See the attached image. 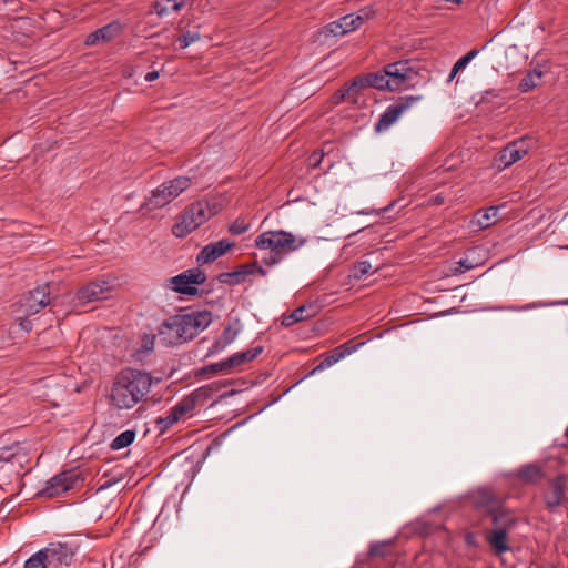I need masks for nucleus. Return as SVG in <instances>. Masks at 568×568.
<instances>
[{
  "instance_id": "1",
  "label": "nucleus",
  "mask_w": 568,
  "mask_h": 568,
  "mask_svg": "<svg viewBox=\"0 0 568 568\" xmlns=\"http://www.w3.org/2000/svg\"><path fill=\"white\" fill-rule=\"evenodd\" d=\"M152 385L151 376L138 369L121 371L111 387L110 402L119 409H130L140 403Z\"/></svg>"
},
{
  "instance_id": "2",
  "label": "nucleus",
  "mask_w": 568,
  "mask_h": 568,
  "mask_svg": "<svg viewBox=\"0 0 568 568\" xmlns=\"http://www.w3.org/2000/svg\"><path fill=\"white\" fill-rule=\"evenodd\" d=\"M211 322L212 315L207 311L174 315L162 324L159 337L165 344L187 342L205 329Z\"/></svg>"
},
{
  "instance_id": "3",
  "label": "nucleus",
  "mask_w": 568,
  "mask_h": 568,
  "mask_svg": "<svg viewBox=\"0 0 568 568\" xmlns=\"http://www.w3.org/2000/svg\"><path fill=\"white\" fill-rule=\"evenodd\" d=\"M255 246L268 251L271 256L268 265L280 263L291 252L297 251L306 244V239L284 230L266 231L256 236Z\"/></svg>"
},
{
  "instance_id": "4",
  "label": "nucleus",
  "mask_w": 568,
  "mask_h": 568,
  "mask_svg": "<svg viewBox=\"0 0 568 568\" xmlns=\"http://www.w3.org/2000/svg\"><path fill=\"white\" fill-rule=\"evenodd\" d=\"M192 184V178L184 175L165 181L151 192L143 207L148 210L164 207L186 191Z\"/></svg>"
},
{
  "instance_id": "5",
  "label": "nucleus",
  "mask_w": 568,
  "mask_h": 568,
  "mask_svg": "<svg viewBox=\"0 0 568 568\" xmlns=\"http://www.w3.org/2000/svg\"><path fill=\"white\" fill-rule=\"evenodd\" d=\"M215 211L211 209L207 202H196L192 204L176 221L172 232L176 237H184L209 220Z\"/></svg>"
},
{
  "instance_id": "6",
  "label": "nucleus",
  "mask_w": 568,
  "mask_h": 568,
  "mask_svg": "<svg viewBox=\"0 0 568 568\" xmlns=\"http://www.w3.org/2000/svg\"><path fill=\"white\" fill-rule=\"evenodd\" d=\"M83 483V478L81 473L77 469H70L67 471H62L51 478L45 488L43 489V494L47 497L53 498L58 497L64 493L70 490L78 489Z\"/></svg>"
},
{
  "instance_id": "7",
  "label": "nucleus",
  "mask_w": 568,
  "mask_h": 568,
  "mask_svg": "<svg viewBox=\"0 0 568 568\" xmlns=\"http://www.w3.org/2000/svg\"><path fill=\"white\" fill-rule=\"evenodd\" d=\"M206 276L200 268H191L185 272L170 277L166 281V286L180 294L194 295L197 293V285L204 283Z\"/></svg>"
},
{
  "instance_id": "8",
  "label": "nucleus",
  "mask_w": 568,
  "mask_h": 568,
  "mask_svg": "<svg viewBox=\"0 0 568 568\" xmlns=\"http://www.w3.org/2000/svg\"><path fill=\"white\" fill-rule=\"evenodd\" d=\"M567 487L568 477L564 474H559L548 481V485L541 493V497L549 511H557L566 503Z\"/></svg>"
},
{
  "instance_id": "9",
  "label": "nucleus",
  "mask_w": 568,
  "mask_h": 568,
  "mask_svg": "<svg viewBox=\"0 0 568 568\" xmlns=\"http://www.w3.org/2000/svg\"><path fill=\"white\" fill-rule=\"evenodd\" d=\"M418 100L419 97L413 95L399 98L395 103L390 104L381 115L378 122L375 125V130L377 132L388 130Z\"/></svg>"
},
{
  "instance_id": "10",
  "label": "nucleus",
  "mask_w": 568,
  "mask_h": 568,
  "mask_svg": "<svg viewBox=\"0 0 568 568\" xmlns=\"http://www.w3.org/2000/svg\"><path fill=\"white\" fill-rule=\"evenodd\" d=\"M372 14L373 11L368 8L359 10L357 14H346L341 19L331 22L325 28V32L331 33L335 37L344 36L359 28L364 21L368 20L372 17Z\"/></svg>"
},
{
  "instance_id": "11",
  "label": "nucleus",
  "mask_w": 568,
  "mask_h": 568,
  "mask_svg": "<svg viewBox=\"0 0 568 568\" xmlns=\"http://www.w3.org/2000/svg\"><path fill=\"white\" fill-rule=\"evenodd\" d=\"M113 285L109 280H99L87 284L78 291L77 298L81 305L109 298Z\"/></svg>"
},
{
  "instance_id": "12",
  "label": "nucleus",
  "mask_w": 568,
  "mask_h": 568,
  "mask_svg": "<svg viewBox=\"0 0 568 568\" xmlns=\"http://www.w3.org/2000/svg\"><path fill=\"white\" fill-rule=\"evenodd\" d=\"M384 70L390 85V91L402 90L414 77V71L408 61L389 63Z\"/></svg>"
},
{
  "instance_id": "13",
  "label": "nucleus",
  "mask_w": 568,
  "mask_h": 568,
  "mask_svg": "<svg viewBox=\"0 0 568 568\" xmlns=\"http://www.w3.org/2000/svg\"><path fill=\"white\" fill-rule=\"evenodd\" d=\"M48 304V286L44 285L31 291L19 304L18 312L24 316L34 315Z\"/></svg>"
},
{
  "instance_id": "14",
  "label": "nucleus",
  "mask_w": 568,
  "mask_h": 568,
  "mask_svg": "<svg viewBox=\"0 0 568 568\" xmlns=\"http://www.w3.org/2000/svg\"><path fill=\"white\" fill-rule=\"evenodd\" d=\"M47 555V565L50 568H60L61 566H68L74 555V548L68 544H51L44 548Z\"/></svg>"
},
{
  "instance_id": "15",
  "label": "nucleus",
  "mask_w": 568,
  "mask_h": 568,
  "mask_svg": "<svg viewBox=\"0 0 568 568\" xmlns=\"http://www.w3.org/2000/svg\"><path fill=\"white\" fill-rule=\"evenodd\" d=\"M528 142L519 139L508 143L499 151V170L506 169L519 161L528 152Z\"/></svg>"
},
{
  "instance_id": "16",
  "label": "nucleus",
  "mask_w": 568,
  "mask_h": 568,
  "mask_svg": "<svg viewBox=\"0 0 568 568\" xmlns=\"http://www.w3.org/2000/svg\"><path fill=\"white\" fill-rule=\"evenodd\" d=\"M487 252L484 247L477 246L468 250L465 257L454 263L448 275L462 274L484 264Z\"/></svg>"
},
{
  "instance_id": "17",
  "label": "nucleus",
  "mask_w": 568,
  "mask_h": 568,
  "mask_svg": "<svg viewBox=\"0 0 568 568\" xmlns=\"http://www.w3.org/2000/svg\"><path fill=\"white\" fill-rule=\"evenodd\" d=\"M474 505L481 510L487 511L493 523L497 521L495 493L493 488L479 487L471 493Z\"/></svg>"
},
{
  "instance_id": "18",
  "label": "nucleus",
  "mask_w": 568,
  "mask_h": 568,
  "mask_svg": "<svg viewBox=\"0 0 568 568\" xmlns=\"http://www.w3.org/2000/svg\"><path fill=\"white\" fill-rule=\"evenodd\" d=\"M233 245L234 244L227 240H220L217 242L210 243L201 250L196 261L199 264L212 263L230 251Z\"/></svg>"
},
{
  "instance_id": "19",
  "label": "nucleus",
  "mask_w": 568,
  "mask_h": 568,
  "mask_svg": "<svg viewBox=\"0 0 568 568\" xmlns=\"http://www.w3.org/2000/svg\"><path fill=\"white\" fill-rule=\"evenodd\" d=\"M121 31V24L119 22H111L101 29L90 33L85 39L87 45H94L100 42H108L114 39Z\"/></svg>"
},
{
  "instance_id": "20",
  "label": "nucleus",
  "mask_w": 568,
  "mask_h": 568,
  "mask_svg": "<svg viewBox=\"0 0 568 568\" xmlns=\"http://www.w3.org/2000/svg\"><path fill=\"white\" fill-rule=\"evenodd\" d=\"M261 275L265 276L266 271L261 267L256 262L241 265L236 268V271L226 274L230 277L231 284H240L246 280L247 276L251 275Z\"/></svg>"
},
{
  "instance_id": "21",
  "label": "nucleus",
  "mask_w": 568,
  "mask_h": 568,
  "mask_svg": "<svg viewBox=\"0 0 568 568\" xmlns=\"http://www.w3.org/2000/svg\"><path fill=\"white\" fill-rule=\"evenodd\" d=\"M239 329L229 325L226 326L222 334L214 341L210 348V354H217L224 351L229 345H231L237 337Z\"/></svg>"
},
{
  "instance_id": "22",
  "label": "nucleus",
  "mask_w": 568,
  "mask_h": 568,
  "mask_svg": "<svg viewBox=\"0 0 568 568\" xmlns=\"http://www.w3.org/2000/svg\"><path fill=\"white\" fill-rule=\"evenodd\" d=\"M262 351H263V348L261 346H258V347L247 349L244 352H240V353L232 355L231 357H229L226 359L230 371L232 372L233 369H235L248 362H252L255 357H257L262 353Z\"/></svg>"
},
{
  "instance_id": "23",
  "label": "nucleus",
  "mask_w": 568,
  "mask_h": 568,
  "mask_svg": "<svg viewBox=\"0 0 568 568\" xmlns=\"http://www.w3.org/2000/svg\"><path fill=\"white\" fill-rule=\"evenodd\" d=\"M497 222V207L490 206L485 211L477 212L474 216L473 224L480 229H486Z\"/></svg>"
},
{
  "instance_id": "24",
  "label": "nucleus",
  "mask_w": 568,
  "mask_h": 568,
  "mask_svg": "<svg viewBox=\"0 0 568 568\" xmlns=\"http://www.w3.org/2000/svg\"><path fill=\"white\" fill-rule=\"evenodd\" d=\"M365 83V88L372 87L379 90H389L390 85L387 79V75L385 74V70L378 71L375 73H369L367 75L362 77Z\"/></svg>"
},
{
  "instance_id": "25",
  "label": "nucleus",
  "mask_w": 568,
  "mask_h": 568,
  "mask_svg": "<svg viewBox=\"0 0 568 568\" xmlns=\"http://www.w3.org/2000/svg\"><path fill=\"white\" fill-rule=\"evenodd\" d=\"M184 3V0H158L154 4V10L158 16L163 17L179 11Z\"/></svg>"
},
{
  "instance_id": "26",
  "label": "nucleus",
  "mask_w": 568,
  "mask_h": 568,
  "mask_svg": "<svg viewBox=\"0 0 568 568\" xmlns=\"http://www.w3.org/2000/svg\"><path fill=\"white\" fill-rule=\"evenodd\" d=\"M353 352L352 348L347 347L346 345H343L338 348H336L329 356H327L315 369H324L327 367H331L332 365L339 362L342 358H344L346 355L351 354Z\"/></svg>"
},
{
  "instance_id": "27",
  "label": "nucleus",
  "mask_w": 568,
  "mask_h": 568,
  "mask_svg": "<svg viewBox=\"0 0 568 568\" xmlns=\"http://www.w3.org/2000/svg\"><path fill=\"white\" fill-rule=\"evenodd\" d=\"M519 477L525 483H537L544 478L542 469L536 465H527L519 470Z\"/></svg>"
},
{
  "instance_id": "28",
  "label": "nucleus",
  "mask_w": 568,
  "mask_h": 568,
  "mask_svg": "<svg viewBox=\"0 0 568 568\" xmlns=\"http://www.w3.org/2000/svg\"><path fill=\"white\" fill-rule=\"evenodd\" d=\"M312 312L310 307L301 306L294 310L291 314L284 315L282 320V324L285 326H290L294 323L304 321L306 318H310L312 316Z\"/></svg>"
},
{
  "instance_id": "29",
  "label": "nucleus",
  "mask_w": 568,
  "mask_h": 568,
  "mask_svg": "<svg viewBox=\"0 0 568 568\" xmlns=\"http://www.w3.org/2000/svg\"><path fill=\"white\" fill-rule=\"evenodd\" d=\"M544 72L539 69H534L531 72L526 74L520 81V90L527 92L541 83Z\"/></svg>"
},
{
  "instance_id": "30",
  "label": "nucleus",
  "mask_w": 568,
  "mask_h": 568,
  "mask_svg": "<svg viewBox=\"0 0 568 568\" xmlns=\"http://www.w3.org/2000/svg\"><path fill=\"white\" fill-rule=\"evenodd\" d=\"M365 88V83L362 77L355 78L346 88L343 90L347 95V102L355 103L362 89Z\"/></svg>"
},
{
  "instance_id": "31",
  "label": "nucleus",
  "mask_w": 568,
  "mask_h": 568,
  "mask_svg": "<svg viewBox=\"0 0 568 568\" xmlns=\"http://www.w3.org/2000/svg\"><path fill=\"white\" fill-rule=\"evenodd\" d=\"M479 53L478 50H470L467 54H465L464 57H462L460 59L457 60V62L454 64L450 73H449V77H448V81H452L456 75L457 73H459L460 71H463L468 64L469 62Z\"/></svg>"
},
{
  "instance_id": "32",
  "label": "nucleus",
  "mask_w": 568,
  "mask_h": 568,
  "mask_svg": "<svg viewBox=\"0 0 568 568\" xmlns=\"http://www.w3.org/2000/svg\"><path fill=\"white\" fill-rule=\"evenodd\" d=\"M134 438H135L134 432L125 430L113 439V442L111 444V448L114 450L125 448L133 443Z\"/></svg>"
},
{
  "instance_id": "33",
  "label": "nucleus",
  "mask_w": 568,
  "mask_h": 568,
  "mask_svg": "<svg viewBox=\"0 0 568 568\" xmlns=\"http://www.w3.org/2000/svg\"><path fill=\"white\" fill-rule=\"evenodd\" d=\"M24 568H50V566L47 565V555L44 549L39 550L37 554L31 556L24 562Z\"/></svg>"
},
{
  "instance_id": "34",
  "label": "nucleus",
  "mask_w": 568,
  "mask_h": 568,
  "mask_svg": "<svg viewBox=\"0 0 568 568\" xmlns=\"http://www.w3.org/2000/svg\"><path fill=\"white\" fill-rule=\"evenodd\" d=\"M196 399L195 397H186L179 402L175 407L178 409V413L181 414V416L184 418L186 416H190L191 413L195 408Z\"/></svg>"
},
{
  "instance_id": "35",
  "label": "nucleus",
  "mask_w": 568,
  "mask_h": 568,
  "mask_svg": "<svg viewBox=\"0 0 568 568\" xmlns=\"http://www.w3.org/2000/svg\"><path fill=\"white\" fill-rule=\"evenodd\" d=\"M372 270V265L368 261L358 262L353 270V277L361 280L363 276L368 274Z\"/></svg>"
},
{
  "instance_id": "36",
  "label": "nucleus",
  "mask_w": 568,
  "mask_h": 568,
  "mask_svg": "<svg viewBox=\"0 0 568 568\" xmlns=\"http://www.w3.org/2000/svg\"><path fill=\"white\" fill-rule=\"evenodd\" d=\"M203 373L217 374V373H231L227 361H222L215 364H211L203 368Z\"/></svg>"
},
{
  "instance_id": "37",
  "label": "nucleus",
  "mask_w": 568,
  "mask_h": 568,
  "mask_svg": "<svg viewBox=\"0 0 568 568\" xmlns=\"http://www.w3.org/2000/svg\"><path fill=\"white\" fill-rule=\"evenodd\" d=\"M248 227H250V224L244 219H237L233 223L230 224L229 231L232 234L240 235V234H243L244 232H246L248 230Z\"/></svg>"
},
{
  "instance_id": "38",
  "label": "nucleus",
  "mask_w": 568,
  "mask_h": 568,
  "mask_svg": "<svg viewBox=\"0 0 568 568\" xmlns=\"http://www.w3.org/2000/svg\"><path fill=\"white\" fill-rule=\"evenodd\" d=\"M181 418L183 417L181 416V414L178 413V409L174 406L168 412L166 416L163 417L161 422L164 424L165 427H170L173 424L178 423Z\"/></svg>"
},
{
  "instance_id": "39",
  "label": "nucleus",
  "mask_w": 568,
  "mask_h": 568,
  "mask_svg": "<svg viewBox=\"0 0 568 568\" xmlns=\"http://www.w3.org/2000/svg\"><path fill=\"white\" fill-rule=\"evenodd\" d=\"M200 39V34L197 32L191 33L187 32L183 34L179 41L182 49L187 48L191 43L197 41Z\"/></svg>"
},
{
  "instance_id": "40",
  "label": "nucleus",
  "mask_w": 568,
  "mask_h": 568,
  "mask_svg": "<svg viewBox=\"0 0 568 568\" xmlns=\"http://www.w3.org/2000/svg\"><path fill=\"white\" fill-rule=\"evenodd\" d=\"M388 545L386 542L375 544L371 547L369 554L372 556H383L384 548H386Z\"/></svg>"
},
{
  "instance_id": "41",
  "label": "nucleus",
  "mask_w": 568,
  "mask_h": 568,
  "mask_svg": "<svg viewBox=\"0 0 568 568\" xmlns=\"http://www.w3.org/2000/svg\"><path fill=\"white\" fill-rule=\"evenodd\" d=\"M509 550V547L507 546V536L506 532L501 529H499V555L503 552Z\"/></svg>"
},
{
  "instance_id": "42",
  "label": "nucleus",
  "mask_w": 568,
  "mask_h": 568,
  "mask_svg": "<svg viewBox=\"0 0 568 568\" xmlns=\"http://www.w3.org/2000/svg\"><path fill=\"white\" fill-rule=\"evenodd\" d=\"M332 100H333V103L338 104L342 101H347V95H346L345 91L343 89H341L339 91H337L336 93L333 94Z\"/></svg>"
},
{
  "instance_id": "43",
  "label": "nucleus",
  "mask_w": 568,
  "mask_h": 568,
  "mask_svg": "<svg viewBox=\"0 0 568 568\" xmlns=\"http://www.w3.org/2000/svg\"><path fill=\"white\" fill-rule=\"evenodd\" d=\"M322 159H323L322 153L314 152L312 154V156L310 158V165H312L314 168L317 166L321 163Z\"/></svg>"
},
{
  "instance_id": "44",
  "label": "nucleus",
  "mask_w": 568,
  "mask_h": 568,
  "mask_svg": "<svg viewBox=\"0 0 568 568\" xmlns=\"http://www.w3.org/2000/svg\"><path fill=\"white\" fill-rule=\"evenodd\" d=\"M488 541L493 549H497V530L493 529L488 535Z\"/></svg>"
},
{
  "instance_id": "45",
  "label": "nucleus",
  "mask_w": 568,
  "mask_h": 568,
  "mask_svg": "<svg viewBox=\"0 0 568 568\" xmlns=\"http://www.w3.org/2000/svg\"><path fill=\"white\" fill-rule=\"evenodd\" d=\"M19 325L24 332H30L32 327L31 322L23 317H20Z\"/></svg>"
},
{
  "instance_id": "46",
  "label": "nucleus",
  "mask_w": 568,
  "mask_h": 568,
  "mask_svg": "<svg viewBox=\"0 0 568 568\" xmlns=\"http://www.w3.org/2000/svg\"><path fill=\"white\" fill-rule=\"evenodd\" d=\"M158 78H159V72L158 71H152V72H148L145 74L144 79H145V81L151 82V81L156 80Z\"/></svg>"
},
{
  "instance_id": "47",
  "label": "nucleus",
  "mask_w": 568,
  "mask_h": 568,
  "mask_svg": "<svg viewBox=\"0 0 568 568\" xmlns=\"http://www.w3.org/2000/svg\"><path fill=\"white\" fill-rule=\"evenodd\" d=\"M454 165H455V163H452V164H449V165L445 166V170H449V169H452Z\"/></svg>"
},
{
  "instance_id": "48",
  "label": "nucleus",
  "mask_w": 568,
  "mask_h": 568,
  "mask_svg": "<svg viewBox=\"0 0 568 568\" xmlns=\"http://www.w3.org/2000/svg\"><path fill=\"white\" fill-rule=\"evenodd\" d=\"M567 248H568V246H567Z\"/></svg>"
}]
</instances>
